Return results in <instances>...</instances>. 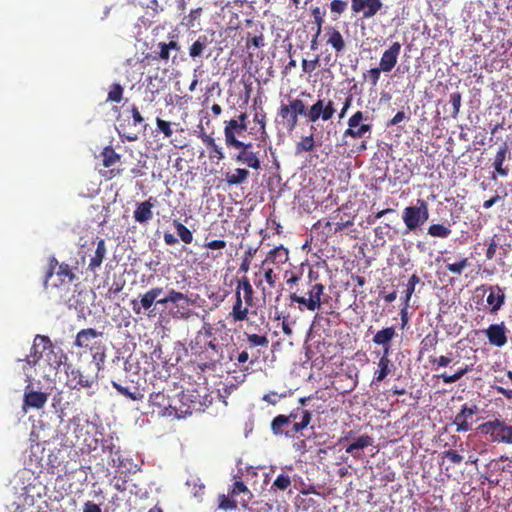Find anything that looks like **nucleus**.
<instances>
[{"mask_svg": "<svg viewBox=\"0 0 512 512\" xmlns=\"http://www.w3.org/2000/svg\"><path fill=\"white\" fill-rule=\"evenodd\" d=\"M229 337V329L223 320L216 324L203 322L188 345L202 370H214L224 360L225 342Z\"/></svg>", "mask_w": 512, "mask_h": 512, "instance_id": "nucleus-1", "label": "nucleus"}, {"mask_svg": "<svg viewBox=\"0 0 512 512\" xmlns=\"http://www.w3.org/2000/svg\"><path fill=\"white\" fill-rule=\"evenodd\" d=\"M306 287L305 295L300 294L298 289L289 293V306L292 307L294 304H298L300 311L305 309L308 311L319 310L323 304L322 297L325 295V286L322 283H313L309 280Z\"/></svg>", "mask_w": 512, "mask_h": 512, "instance_id": "nucleus-2", "label": "nucleus"}, {"mask_svg": "<svg viewBox=\"0 0 512 512\" xmlns=\"http://www.w3.org/2000/svg\"><path fill=\"white\" fill-rule=\"evenodd\" d=\"M429 219L428 203L424 199H417L416 205L407 206L402 212V220L407 232L415 231Z\"/></svg>", "mask_w": 512, "mask_h": 512, "instance_id": "nucleus-3", "label": "nucleus"}, {"mask_svg": "<svg viewBox=\"0 0 512 512\" xmlns=\"http://www.w3.org/2000/svg\"><path fill=\"white\" fill-rule=\"evenodd\" d=\"M168 303H173L176 306V317L180 319H188L192 315V312L188 309V306H194L196 301L189 297L187 294L176 291L175 289H170L164 298L156 299L155 307L157 305H166Z\"/></svg>", "mask_w": 512, "mask_h": 512, "instance_id": "nucleus-4", "label": "nucleus"}, {"mask_svg": "<svg viewBox=\"0 0 512 512\" xmlns=\"http://www.w3.org/2000/svg\"><path fill=\"white\" fill-rule=\"evenodd\" d=\"M481 434L489 436L492 442L512 444V426L504 421L494 419L478 426Z\"/></svg>", "mask_w": 512, "mask_h": 512, "instance_id": "nucleus-5", "label": "nucleus"}, {"mask_svg": "<svg viewBox=\"0 0 512 512\" xmlns=\"http://www.w3.org/2000/svg\"><path fill=\"white\" fill-rule=\"evenodd\" d=\"M163 293L162 287H152L140 294L138 299H132L130 305L136 315L146 313L149 317L155 316V301Z\"/></svg>", "mask_w": 512, "mask_h": 512, "instance_id": "nucleus-6", "label": "nucleus"}, {"mask_svg": "<svg viewBox=\"0 0 512 512\" xmlns=\"http://www.w3.org/2000/svg\"><path fill=\"white\" fill-rule=\"evenodd\" d=\"M336 112L335 102L330 98L318 97L309 107V122L330 121Z\"/></svg>", "mask_w": 512, "mask_h": 512, "instance_id": "nucleus-7", "label": "nucleus"}, {"mask_svg": "<svg viewBox=\"0 0 512 512\" xmlns=\"http://www.w3.org/2000/svg\"><path fill=\"white\" fill-rule=\"evenodd\" d=\"M67 385L71 389L80 390L82 388H91L97 382V373H85L73 367L71 364L66 367Z\"/></svg>", "mask_w": 512, "mask_h": 512, "instance_id": "nucleus-8", "label": "nucleus"}, {"mask_svg": "<svg viewBox=\"0 0 512 512\" xmlns=\"http://www.w3.org/2000/svg\"><path fill=\"white\" fill-rule=\"evenodd\" d=\"M483 332L491 346L502 348L508 342V329L503 321L489 325Z\"/></svg>", "mask_w": 512, "mask_h": 512, "instance_id": "nucleus-9", "label": "nucleus"}, {"mask_svg": "<svg viewBox=\"0 0 512 512\" xmlns=\"http://www.w3.org/2000/svg\"><path fill=\"white\" fill-rule=\"evenodd\" d=\"M383 7L382 0H351V10L361 13L364 19L374 17Z\"/></svg>", "mask_w": 512, "mask_h": 512, "instance_id": "nucleus-10", "label": "nucleus"}, {"mask_svg": "<svg viewBox=\"0 0 512 512\" xmlns=\"http://www.w3.org/2000/svg\"><path fill=\"white\" fill-rule=\"evenodd\" d=\"M446 256L443 257V263L446 269L456 276H461L462 273L471 266L469 258L464 255H455L445 252Z\"/></svg>", "mask_w": 512, "mask_h": 512, "instance_id": "nucleus-11", "label": "nucleus"}, {"mask_svg": "<svg viewBox=\"0 0 512 512\" xmlns=\"http://www.w3.org/2000/svg\"><path fill=\"white\" fill-rule=\"evenodd\" d=\"M149 402L152 406L162 409L163 416H174L180 418L178 410L175 406L171 405L169 396L164 391L153 392L150 394Z\"/></svg>", "mask_w": 512, "mask_h": 512, "instance_id": "nucleus-12", "label": "nucleus"}, {"mask_svg": "<svg viewBox=\"0 0 512 512\" xmlns=\"http://www.w3.org/2000/svg\"><path fill=\"white\" fill-rule=\"evenodd\" d=\"M58 267L56 274L60 277L62 283L68 281L72 282L75 279V274L73 273L70 266L66 263L58 264L56 258L52 257L49 260V268L46 271L44 285L47 287L48 280L52 277L55 268Z\"/></svg>", "mask_w": 512, "mask_h": 512, "instance_id": "nucleus-13", "label": "nucleus"}, {"mask_svg": "<svg viewBox=\"0 0 512 512\" xmlns=\"http://www.w3.org/2000/svg\"><path fill=\"white\" fill-rule=\"evenodd\" d=\"M402 45L399 42L392 43L389 48H387L380 58L379 66L383 70V72L388 73L391 72L392 69L396 66L398 62L399 55L401 53Z\"/></svg>", "mask_w": 512, "mask_h": 512, "instance_id": "nucleus-14", "label": "nucleus"}, {"mask_svg": "<svg viewBox=\"0 0 512 512\" xmlns=\"http://www.w3.org/2000/svg\"><path fill=\"white\" fill-rule=\"evenodd\" d=\"M52 348L53 345L48 336L37 335L31 347L30 354L27 356L28 363L35 365L41 359L43 352L46 350L52 351Z\"/></svg>", "mask_w": 512, "mask_h": 512, "instance_id": "nucleus-15", "label": "nucleus"}, {"mask_svg": "<svg viewBox=\"0 0 512 512\" xmlns=\"http://www.w3.org/2000/svg\"><path fill=\"white\" fill-rule=\"evenodd\" d=\"M286 418H288L289 424L294 421L293 431L298 433L310 424L312 420V412L298 407L293 409L289 415H286Z\"/></svg>", "mask_w": 512, "mask_h": 512, "instance_id": "nucleus-16", "label": "nucleus"}, {"mask_svg": "<svg viewBox=\"0 0 512 512\" xmlns=\"http://www.w3.org/2000/svg\"><path fill=\"white\" fill-rule=\"evenodd\" d=\"M101 335V332H97L93 328L82 329L76 334L74 346L84 351H94L96 347L93 345V340Z\"/></svg>", "mask_w": 512, "mask_h": 512, "instance_id": "nucleus-17", "label": "nucleus"}, {"mask_svg": "<svg viewBox=\"0 0 512 512\" xmlns=\"http://www.w3.org/2000/svg\"><path fill=\"white\" fill-rule=\"evenodd\" d=\"M122 384L118 381H112V387L122 396H125L133 401H140L144 398V394L138 384H135L133 380L128 384L127 381Z\"/></svg>", "mask_w": 512, "mask_h": 512, "instance_id": "nucleus-18", "label": "nucleus"}, {"mask_svg": "<svg viewBox=\"0 0 512 512\" xmlns=\"http://www.w3.org/2000/svg\"><path fill=\"white\" fill-rule=\"evenodd\" d=\"M389 355L390 354H387V350L385 352H382V356L380 357L377 363V369L374 372L372 385H378L392 373L394 365L392 361L389 359Z\"/></svg>", "mask_w": 512, "mask_h": 512, "instance_id": "nucleus-19", "label": "nucleus"}, {"mask_svg": "<svg viewBox=\"0 0 512 512\" xmlns=\"http://www.w3.org/2000/svg\"><path fill=\"white\" fill-rule=\"evenodd\" d=\"M488 291L489 294L486 302L490 306L489 312L490 314H496L505 303L506 296L504 290L499 285H491Z\"/></svg>", "mask_w": 512, "mask_h": 512, "instance_id": "nucleus-20", "label": "nucleus"}, {"mask_svg": "<svg viewBox=\"0 0 512 512\" xmlns=\"http://www.w3.org/2000/svg\"><path fill=\"white\" fill-rule=\"evenodd\" d=\"M324 30L327 45L334 49L336 55L343 53L346 43L340 31L331 25L326 26Z\"/></svg>", "mask_w": 512, "mask_h": 512, "instance_id": "nucleus-21", "label": "nucleus"}, {"mask_svg": "<svg viewBox=\"0 0 512 512\" xmlns=\"http://www.w3.org/2000/svg\"><path fill=\"white\" fill-rule=\"evenodd\" d=\"M156 200L153 197L149 199L139 202L136 204V209L133 212V217L136 222L140 224H145L152 220L153 218V207Z\"/></svg>", "mask_w": 512, "mask_h": 512, "instance_id": "nucleus-22", "label": "nucleus"}, {"mask_svg": "<svg viewBox=\"0 0 512 512\" xmlns=\"http://www.w3.org/2000/svg\"><path fill=\"white\" fill-rule=\"evenodd\" d=\"M93 244H96V249L93 254L90 255L88 270L94 273L101 267L107 254V247L103 238L97 237L96 241H93Z\"/></svg>", "mask_w": 512, "mask_h": 512, "instance_id": "nucleus-23", "label": "nucleus"}, {"mask_svg": "<svg viewBox=\"0 0 512 512\" xmlns=\"http://www.w3.org/2000/svg\"><path fill=\"white\" fill-rule=\"evenodd\" d=\"M277 116L280 118L279 123L288 131L292 132L298 125L299 117L295 114L287 104L282 103L278 109Z\"/></svg>", "mask_w": 512, "mask_h": 512, "instance_id": "nucleus-24", "label": "nucleus"}, {"mask_svg": "<svg viewBox=\"0 0 512 512\" xmlns=\"http://www.w3.org/2000/svg\"><path fill=\"white\" fill-rule=\"evenodd\" d=\"M397 336L396 329L393 326L385 327L373 336L372 341L374 344L382 346V352L387 349V354L391 353V342Z\"/></svg>", "mask_w": 512, "mask_h": 512, "instance_id": "nucleus-25", "label": "nucleus"}, {"mask_svg": "<svg viewBox=\"0 0 512 512\" xmlns=\"http://www.w3.org/2000/svg\"><path fill=\"white\" fill-rule=\"evenodd\" d=\"M373 444V438L368 434H363L346 447V452L351 454L356 460L362 458L361 450Z\"/></svg>", "mask_w": 512, "mask_h": 512, "instance_id": "nucleus-26", "label": "nucleus"}, {"mask_svg": "<svg viewBox=\"0 0 512 512\" xmlns=\"http://www.w3.org/2000/svg\"><path fill=\"white\" fill-rule=\"evenodd\" d=\"M509 154V148L506 142H503L495 155L493 167L495 172L500 176H507L509 173V169L506 167H503V163Z\"/></svg>", "mask_w": 512, "mask_h": 512, "instance_id": "nucleus-27", "label": "nucleus"}, {"mask_svg": "<svg viewBox=\"0 0 512 512\" xmlns=\"http://www.w3.org/2000/svg\"><path fill=\"white\" fill-rule=\"evenodd\" d=\"M243 299L239 291H235V302L230 313L234 322H241L247 319L250 306H243Z\"/></svg>", "mask_w": 512, "mask_h": 512, "instance_id": "nucleus-28", "label": "nucleus"}, {"mask_svg": "<svg viewBox=\"0 0 512 512\" xmlns=\"http://www.w3.org/2000/svg\"><path fill=\"white\" fill-rule=\"evenodd\" d=\"M199 137L202 140L203 144H205L209 149V158L211 160L216 159L220 161L224 159L225 156L222 151V148L216 144L215 139L211 135L202 132L199 135Z\"/></svg>", "mask_w": 512, "mask_h": 512, "instance_id": "nucleus-29", "label": "nucleus"}, {"mask_svg": "<svg viewBox=\"0 0 512 512\" xmlns=\"http://www.w3.org/2000/svg\"><path fill=\"white\" fill-rule=\"evenodd\" d=\"M243 290V300L247 306L254 305V290L247 276H243L237 280V286L235 291L241 293Z\"/></svg>", "mask_w": 512, "mask_h": 512, "instance_id": "nucleus-30", "label": "nucleus"}, {"mask_svg": "<svg viewBox=\"0 0 512 512\" xmlns=\"http://www.w3.org/2000/svg\"><path fill=\"white\" fill-rule=\"evenodd\" d=\"M289 259V252L288 249H286L284 246L280 245L275 248H273L268 255L266 256L264 260V264H273V265H279L284 264Z\"/></svg>", "mask_w": 512, "mask_h": 512, "instance_id": "nucleus-31", "label": "nucleus"}, {"mask_svg": "<svg viewBox=\"0 0 512 512\" xmlns=\"http://www.w3.org/2000/svg\"><path fill=\"white\" fill-rule=\"evenodd\" d=\"M47 394L40 392V391H30L26 392L24 395V405L35 408V409H41L44 407V405L47 402Z\"/></svg>", "mask_w": 512, "mask_h": 512, "instance_id": "nucleus-32", "label": "nucleus"}, {"mask_svg": "<svg viewBox=\"0 0 512 512\" xmlns=\"http://www.w3.org/2000/svg\"><path fill=\"white\" fill-rule=\"evenodd\" d=\"M234 160L255 170H259L261 168V161L258 154L253 151H239Z\"/></svg>", "mask_w": 512, "mask_h": 512, "instance_id": "nucleus-33", "label": "nucleus"}, {"mask_svg": "<svg viewBox=\"0 0 512 512\" xmlns=\"http://www.w3.org/2000/svg\"><path fill=\"white\" fill-rule=\"evenodd\" d=\"M224 176L225 182L229 186H237L245 183L248 180L250 172L245 168H236L233 172H226Z\"/></svg>", "mask_w": 512, "mask_h": 512, "instance_id": "nucleus-34", "label": "nucleus"}, {"mask_svg": "<svg viewBox=\"0 0 512 512\" xmlns=\"http://www.w3.org/2000/svg\"><path fill=\"white\" fill-rule=\"evenodd\" d=\"M203 14V9L198 7L196 9H192L187 15H184L181 24L188 29L197 28L199 29L201 26V17Z\"/></svg>", "mask_w": 512, "mask_h": 512, "instance_id": "nucleus-35", "label": "nucleus"}, {"mask_svg": "<svg viewBox=\"0 0 512 512\" xmlns=\"http://www.w3.org/2000/svg\"><path fill=\"white\" fill-rule=\"evenodd\" d=\"M210 41L206 35H200L189 47V56L193 59L202 57Z\"/></svg>", "mask_w": 512, "mask_h": 512, "instance_id": "nucleus-36", "label": "nucleus"}, {"mask_svg": "<svg viewBox=\"0 0 512 512\" xmlns=\"http://www.w3.org/2000/svg\"><path fill=\"white\" fill-rule=\"evenodd\" d=\"M247 130V124L238 123L236 119H231L225 123L224 136L225 141L230 138H236Z\"/></svg>", "mask_w": 512, "mask_h": 512, "instance_id": "nucleus-37", "label": "nucleus"}, {"mask_svg": "<svg viewBox=\"0 0 512 512\" xmlns=\"http://www.w3.org/2000/svg\"><path fill=\"white\" fill-rule=\"evenodd\" d=\"M290 424L288 423V418L286 415L280 414L274 417L271 422V431L275 436L285 435L287 437L290 436L288 431H285V428Z\"/></svg>", "mask_w": 512, "mask_h": 512, "instance_id": "nucleus-38", "label": "nucleus"}, {"mask_svg": "<svg viewBox=\"0 0 512 512\" xmlns=\"http://www.w3.org/2000/svg\"><path fill=\"white\" fill-rule=\"evenodd\" d=\"M372 124H362L358 127H350L344 131L343 136L345 138L350 137L352 139H361L364 138L367 133H371L372 131Z\"/></svg>", "mask_w": 512, "mask_h": 512, "instance_id": "nucleus-39", "label": "nucleus"}, {"mask_svg": "<svg viewBox=\"0 0 512 512\" xmlns=\"http://www.w3.org/2000/svg\"><path fill=\"white\" fill-rule=\"evenodd\" d=\"M245 494L247 495V499H242L241 500V505L242 507H246L247 506V503L251 500V498L253 497V494L252 492L248 489V487L244 484V482L242 481H236L234 482L231 490L229 491V494L232 498L236 497L237 495L239 494Z\"/></svg>", "mask_w": 512, "mask_h": 512, "instance_id": "nucleus-40", "label": "nucleus"}, {"mask_svg": "<svg viewBox=\"0 0 512 512\" xmlns=\"http://www.w3.org/2000/svg\"><path fill=\"white\" fill-rule=\"evenodd\" d=\"M472 365H464L459 367L455 373L449 375L447 373L441 374L439 377L445 384H452L460 380L463 376H465L469 371H471Z\"/></svg>", "mask_w": 512, "mask_h": 512, "instance_id": "nucleus-41", "label": "nucleus"}, {"mask_svg": "<svg viewBox=\"0 0 512 512\" xmlns=\"http://www.w3.org/2000/svg\"><path fill=\"white\" fill-rule=\"evenodd\" d=\"M439 342L438 332L428 333L420 342V351L429 352L435 350Z\"/></svg>", "mask_w": 512, "mask_h": 512, "instance_id": "nucleus-42", "label": "nucleus"}, {"mask_svg": "<svg viewBox=\"0 0 512 512\" xmlns=\"http://www.w3.org/2000/svg\"><path fill=\"white\" fill-rule=\"evenodd\" d=\"M173 226L182 242L185 244L192 243L193 234L183 223L178 220H173Z\"/></svg>", "mask_w": 512, "mask_h": 512, "instance_id": "nucleus-43", "label": "nucleus"}, {"mask_svg": "<svg viewBox=\"0 0 512 512\" xmlns=\"http://www.w3.org/2000/svg\"><path fill=\"white\" fill-rule=\"evenodd\" d=\"M287 105L298 117L304 116L309 122V108L305 106V103L301 99H291Z\"/></svg>", "mask_w": 512, "mask_h": 512, "instance_id": "nucleus-44", "label": "nucleus"}, {"mask_svg": "<svg viewBox=\"0 0 512 512\" xmlns=\"http://www.w3.org/2000/svg\"><path fill=\"white\" fill-rule=\"evenodd\" d=\"M103 165L107 168L120 161L121 156L111 146L104 148L102 152Z\"/></svg>", "mask_w": 512, "mask_h": 512, "instance_id": "nucleus-45", "label": "nucleus"}, {"mask_svg": "<svg viewBox=\"0 0 512 512\" xmlns=\"http://www.w3.org/2000/svg\"><path fill=\"white\" fill-rule=\"evenodd\" d=\"M451 229L449 226H445L443 224H432L428 228V234L431 237H437V238H447L451 234Z\"/></svg>", "mask_w": 512, "mask_h": 512, "instance_id": "nucleus-46", "label": "nucleus"}, {"mask_svg": "<svg viewBox=\"0 0 512 512\" xmlns=\"http://www.w3.org/2000/svg\"><path fill=\"white\" fill-rule=\"evenodd\" d=\"M178 124L166 121L160 117L156 118L157 132L162 133L165 138H170L173 135V126Z\"/></svg>", "mask_w": 512, "mask_h": 512, "instance_id": "nucleus-47", "label": "nucleus"}, {"mask_svg": "<svg viewBox=\"0 0 512 512\" xmlns=\"http://www.w3.org/2000/svg\"><path fill=\"white\" fill-rule=\"evenodd\" d=\"M315 147V141L313 135L304 136L296 144V153L301 154L304 152H311Z\"/></svg>", "mask_w": 512, "mask_h": 512, "instance_id": "nucleus-48", "label": "nucleus"}, {"mask_svg": "<svg viewBox=\"0 0 512 512\" xmlns=\"http://www.w3.org/2000/svg\"><path fill=\"white\" fill-rule=\"evenodd\" d=\"M244 335L246 337V340H247L250 348L257 347V346H261V347H265V348L268 347L269 339L266 335L249 334V333H244Z\"/></svg>", "mask_w": 512, "mask_h": 512, "instance_id": "nucleus-49", "label": "nucleus"}, {"mask_svg": "<svg viewBox=\"0 0 512 512\" xmlns=\"http://www.w3.org/2000/svg\"><path fill=\"white\" fill-rule=\"evenodd\" d=\"M91 352H92V360L96 367V371L94 373L98 374V372L100 370H102L104 367L106 354H105L104 348L101 346L96 347L94 349V351H91Z\"/></svg>", "mask_w": 512, "mask_h": 512, "instance_id": "nucleus-50", "label": "nucleus"}, {"mask_svg": "<svg viewBox=\"0 0 512 512\" xmlns=\"http://www.w3.org/2000/svg\"><path fill=\"white\" fill-rule=\"evenodd\" d=\"M218 508L224 511H231L237 509V501L234 500L230 494L225 495L221 494L219 495V504Z\"/></svg>", "mask_w": 512, "mask_h": 512, "instance_id": "nucleus-51", "label": "nucleus"}, {"mask_svg": "<svg viewBox=\"0 0 512 512\" xmlns=\"http://www.w3.org/2000/svg\"><path fill=\"white\" fill-rule=\"evenodd\" d=\"M123 87L119 83H114L111 85L110 90L108 92L107 101L119 103L123 98Z\"/></svg>", "mask_w": 512, "mask_h": 512, "instance_id": "nucleus-52", "label": "nucleus"}, {"mask_svg": "<svg viewBox=\"0 0 512 512\" xmlns=\"http://www.w3.org/2000/svg\"><path fill=\"white\" fill-rule=\"evenodd\" d=\"M291 478L288 475L280 474L277 476V478L274 480L271 490H281L285 491L291 486Z\"/></svg>", "mask_w": 512, "mask_h": 512, "instance_id": "nucleus-53", "label": "nucleus"}, {"mask_svg": "<svg viewBox=\"0 0 512 512\" xmlns=\"http://www.w3.org/2000/svg\"><path fill=\"white\" fill-rule=\"evenodd\" d=\"M311 14L317 27L318 34H321L326 11L318 6L311 7Z\"/></svg>", "mask_w": 512, "mask_h": 512, "instance_id": "nucleus-54", "label": "nucleus"}, {"mask_svg": "<svg viewBox=\"0 0 512 512\" xmlns=\"http://www.w3.org/2000/svg\"><path fill=\"white\" fill-rule=\"evenodd\" d=\"M257 249L256 248H248L247 251H245L242 262L240 264L239 270L243 273H247L250 269L251 260L256 254Z\"/></svg>", "mask_w": 512, "mask_h": 512, "instance_id": "nucleus-55", "label": "nucleus"}, {"mask_svg": "<svg viewBox=\"0 0 512 512\" xmlns=\"http://www.w3.org/2000/svg\"><path fill=\"white\" fill-rule=\"evenodd\" d=\"M499 240H500L499 236L497 234H495L489 239V241H486V243L488 245L487 250H486V258L488 260L494 259L497 249H498V246H499Z\"/></svg>", "mask_w": 512, "mask_h": 512, "instance_id": "nucleus-56", "label": "nucleus"}, {"mask_svg": "<svg viewBox=\"0 0 512 512\" xmlns=\"http://www.w3.org/2000/svg\"><path fill=\"white\" fill-rule=\"evenodd\" d=\"M453 424L456 425L457 432H467L471 429V424L462 416L461 412L456 414Z\"/></svg>", "mask_w": 512, "mask_h": 512, "instance_id": "nucleus-57", "label": "nucleus"}, {"mask_svg": "<svg viewBox=\"0 0 512 512\" xmlns=\"http://www.w3.org/2000/svg\"><path fill=\"white\" fill-rule=\"evenodd\" d=\"M157 47L159 48V52L157 51H153V56L152 58L154 60H164V61H168L169 58H170V51L168 49V46L166 45L165 42H160L157 44Z\"/></svg>", "mask_w": 512, "mask_h": 512, "instance_id": "nucleus-58", "label": "nucleus"}, {"mask_svg": "<svg viewBox=\"0 0 512 512\" xmlns=\"http://www.w3.org/2000/svg\"><path fill=\"white\" fill-rule=\"evenodd\" d=\"M461 101H462V95L459 91H455L450 94V103L452 104V107H453V112H452L451 116L454 119L457 118V116L459 114L460 107H461Z\"/></svg>", "mask_w": 512, "mask_h": 512, "instance_id": "nucleus-59", "label": "nucleus"}, {"mask_svg": "<svg viewBox=\"0 0 512 512\" xmlns=\"http://www.w3.org/2000/svg\"><path fill=\"white\" fill-rule=\"evenodd\" d=\"M451 362L452 358L449 355H441L439 357H434L430 359V363L432 364L434 370L447 367L451 364Z\"/></svg>", "mask_w": 512, "mask_h": 512, "instance_id": "nucleus-60", "label": "nucleus"}, {"mask_svg": "<svg viewBox=\"0 0 512 512\" xmlns=\"http://www.w3.org/2000/svg\"><path fill=\"white\" fill-rule=\"evenodd\" d=\"M381 72H383V70L380 66L371 68L367 71V74H364V78L368 79L372 86H376L379 82Z\"/></svg>", "mask_w": 512, "mask_h": 512, "instance_id": "nucleus-61", "label": "nucleus"}, {"mask_svg": "<svg viewBox=\"0 0 512 512\" xmlns=\"http://www.w3.org/2000/svg\"><path fill=\"white\" fill-rule=\"evenodd\" d=\"M348 2L346 0H332L330 10L336 15H341L347 10Z\"/></svg>", "mask_w": 512, "mask_h": 512, "instance_id": "nucleus-62", "label": "nucleus"}, {"mask_svg": "<svg viewBox=\"0 0 512 512\" xmlns=\"http://www.w3.org/2000/svg\"><path fill=\"white\" fill-rule=\"evenodd\" d=\"M367 120V117L360 110L356 111L351 117L348 119V126L350 127H358L359 125L365 124L364 121Z\"/></svg>", "mask_w": 512, "mask_h": 512, "instance_id": "nucleus-63", "label": "nucleus"}, {"mask_svg": "<svg viewBox=\"0 0 512 512\" xmlns=\"http://www.w3.org/2000/svg\"><path fill=\"white\" fill-rule=\"evenodd\" d=\"M119 136L128 142H133L138 139V134L136 132H130L125 129L122 125H120V128L118 129Z\"/></svg>", "mask_w": 512, "mask_h": 512, "instance_id": "nucleus-64", "label": "nucleus"}]
</instances>
